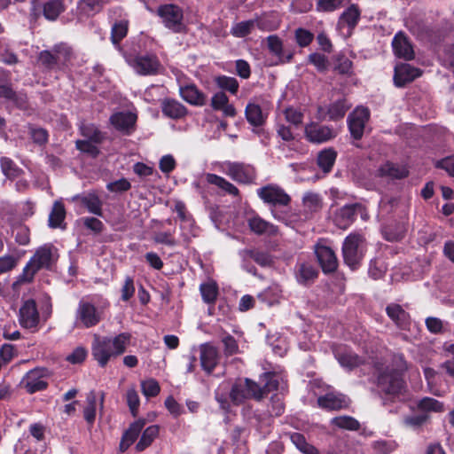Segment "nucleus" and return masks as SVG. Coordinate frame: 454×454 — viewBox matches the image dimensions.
Returning a JSON list of instances; mask_svg holds the SVG:
<instances>
[{
	"label": "nucleus",
	"instance_id": "obj_1",
	"mask_svg": "<svg viewBox=\"0 0 454 454\" xmlns=\"http://www.w3.org/2000/svg\"><path fill=\"white\" fill-rule=\"evenodd\" d=\"M407 368L404 358L401 355L394 356L393 364L385 368L382 364H376L378 373V386L386 395L387 399H405V386L402 372Z\"/></svg>",
	"mask_w": 454,
	"mask_h": 454
},
{
	"label": "nucleus",
	"instance_id": "obj_2",
	"mask_svg": "<svg viewBox=\"0 0 454 454\" xmlns=\"http://www.w3.org/2000/svg\"><path fill=\"white\" fill-rule=\"evenodd\" d=\"M261 380L263 383V387L249 379L237 381L230 392L232 403L240 404L250 398L261 401L268 393L277 389L278 387V380L274 373H263Z\"/></svg>",
	"mask_w": 454,
	"mask_h": 454
},
{
	"label": "nucleus",
	"instance_id": "obj_3",
	"mask_svg": "<svg viewBox=\"0 0 454 454\" xmlns=\"http://www.w3.org/2000/svg\"><path fill=\"white\" fill-rule=\"evenodd\" d=\"M131 335L121 333L114 337H100L95 335L91 353L100 367H105L108 362L122 355L130 343Z\"/></svg>",
	"mask_w": 454,
	"mask_h": 454
},
{
	"label": "nucleus",
	"instance_id": "obj_4",
	"mask_svg": "<svg viewBox=\"0 0 454 454\" xmlns=\"http://www.w3.org/2000/svg\"><path fill=\"white\" fill-rule=\"evenodd\" d=\"M59 258L58 249L51 244L38 247L23 269L20 279L30 282L42 269H51Z\"/></svg>",
	"mask_w": 454,
	"mask_h": 454
},
{
	"label": "nucleus",
	"instance_id": "obj_5",
	"mask_svg": "<svg viewBox=\"0 0 454 454\" xmlns=\"http://www.w3.org/2000/svg\"><path fill=\"white\" fill-rule=\"evenodd\" d=\"M366 252L365 239L358 233L349 234L342 245L344 262L351 269H357Z\"/></svg>",
	"mask_w": 454,
	"mask_h": 454
},
{
	"label": "nucleus",
	"instance_id": "obj_6",
	"mask_svg": "<svg viewBox=\"0 0 454 454\" xmlns=\"http://www.w3.org/2000/svg\"><path fill=\"white\" fill-rule=\"evenodd\" d=\"M218 169L238 183H252L256 176L255 169L252 165L240 162H222L218 164Z\"/></svg>",
	"mask_w": 454,
	"mask_h": 454
},
{
	"label": "nucleus",
	"instance_id": "obj_7",
	"mask_svg": "<svg viewBox=\"0 0 454 454\" xmlns=\"http://www.w3.org/2000/svg\"><path fill=\"white\" fill-rule=\"evenodd\" d=\"M157 14L164 26L173 32L180 33L184 29V13L179 6L172 4H162L159 6Z\"/></svg>",
	"mask_w": 454,
	"mask_h": 454
},
{
	"label": "nucleus",
	"instance_id": "obj_8",
	"mask_svg": "<svg viewBox=\"0 0 454 454\" xmlns=\"http://www.w3.org/2000/svg\"><path fill=\"white\" fill-rule=\"evenodd\" d=\"M102 319V311L86 301H80L74 324L77 327L90 328L97 325Z\"/></svg>",
	"mask_w": 454,
	"mask_h": 454
},
{
	"label": "nucleus",
	"instance_id": "obj_9",
	"mask_svg": "<svg viewBox=\"0 0 454 454\" xmlns=\"http://www.w3.org/2000/svg\"><path fill=\"white\" fill-rule=\"evenodd\" d=\"M129 64L140 75H154L161 69L159 59L153 54L137 55Z\"/></svg>",
	"mask_w": 454,
	"mask_h": 454
},
{
	"label": "nucleus",
	"instance_id": "obj_10",
	"mask_svg": "<svg viewBox=\"0 0 454 454\" xmlns=\"http://www.w3.org/2000/svg\"><path fill=\"white\" fill-rule=\"evenodd\" d=\"M258 197L270 206H287L291 200L290 196L278 185L268 184L257 190Z\"/></svg>",
	"mask_w": 454,
	"mask_h": 454
},
{
	"label": "nucleus",
	"instance_id": "obj_11",
	"mask_svg": "<svg viewBox=\"0 0 454 454\" xmlns=\"http://www.w3.org/2000/svg\"><path fill=\"white\" fill-rule=\"evenodd\" d=\"M370 118V111L364 106H357L348 118V128L351 136L355 139H360L364 131L365 124Z\"/></svg>",
	"mask_w": 454,
	"mask_h": 454
},
{
	"label": "nucleus",
	"instance_id": "obj_12",
	"mask_svg": "<svg viewBox=\"0 0 454 454\" xmlns=\"http://www.w3.org/2000/svg\"><path fill=\"white\" fill-rule=\"evenodd\" d=\"M47 370L43 368H36L29 371L23 378L22 383L24 387L29 394L35 393L46 388Z\"/></svg>",
	"mask_w": 454,
	"mask_h": 454
},
{
	"label": "nucleus",
	"instance_id": "obj_13",
	"mask_svg": "<svg viewBox=\"0 0 454 454\" xmlns=\"http://www.w3.org/2000/svg\"><path fill=\"white\" fill-rule=\"evenodd\" d=\"M19 321L22 327L36 329L40 321L36 303L34 300H27L23 302L19 312Z\"/></svg>",
	"mask_w": 454,
	"mask_h": 454
},
{
	"label": "nucleus",
	"instance_id": "obj_14",
	"mask_svg": "<svg viewBox=\"0 0 454 454\" xmlns=\"http://www.w3.org/2000/svg\"><path fill=\"white\" fill-rule=\"evenodd\" d=\"M105 394H98L96 391L91 390L86 395V400L83 405L82 412L83 418L86 422L92 426L97 414L98 407L102 410L104 407Z\"/></svg>",
	"mask_w": 454,
	"mask_h": 454
},
{
	"label": "nucleus",
	"instance_id": "obj_15",
	"mask_svg": "<svg viewBox=\"0 0 454 454\" xmlns=\"http://www.w3.org/2000/svg\"><path fill=\"white\" fill-rule=\"evenodd\" d=\"M315 254L325 273H330L336 270L338 267V259L331 247L324 244L317 243L315 246Z\"/></svg>",
	"mask_w": 454,
	"mask_h": 454
},
{
	"label": "nucleus",
	"instance_id": "obj_16",
	"mask_svg": "<svg viewBox=\"0 0 454 454\" xmlns=\"http://www.w3.org/2000/svg\"><path fill=\"white\" fill-rule=\"evenodd\" d=\"M422 71L410 64L401 63L395 66L394 74V82L397 87H403L406 83L412 82L419 77Z\"/></svg>",
	"mask_w": 454,
	"mask_h": 454
},
{
	"label": "nucleus",
	"instance_id": "obj_17",
	"mask_svg": "<svg viewBox=\"0 0 454 454\" xmlns=\"http://www.w3.org/2000/svg\"><path fill=\"white\" fill-rule=\"evenodd\" d=\"M270 52L274 56L272 65H278L289 62L293 54L286 52L282 40L278 35H269L266 39Z\"/></svg>",
	"mask_w": 454,
	"mask_h": 454
},
{
	"label": "nucleus",
	"instance_id": "obj_18",
	"mask_svg": "<svg viewBox=\"0 0 454 454\" xmlns=\"http://www.w3.org/2000/svg\"><path fill=\"white\" fill-rule=\"evenodd\" d=\"M110 121L117 130L130 134L134 130L137 115L131 112H118L111 116Z\"/></svg>",
	"mask_w": 454,
	"mask_h": 454
},
{
	"label": "nucleus",
	"instance_id": "obj_19",
	"mask_svg": "<svg viewBox=\"0 0 454 454\" xmlns=\"http://www.w3.org/2000/svg\"><path fill=\"white\" fill-rule=\"evenodd\" d=\"M200 353L202 368L208 373L212 372L219 361L217 348L210 343H204L200 346Z\"/></svg>",
	"mask_w": 454,
	"mask_h": 454
},
{
	"label": "nucleus",
	"instance_id": "obj_20",
	"mask_svg": "<svg viewBox=\"0 0 454 454\" xmlns=\"http://www.w3.org/2000/svg\"><path fill=\"white\" fill-rule=\"evenodd\" d=\"M305 136L312 143H324L333 138L335 133L327 126L310 123L305 127Z\"/></svg>",
	"mask_w": 454,
	"mask_h": 454
},
{
	"label": "nucleus",
	"instance_id": "obj_21",
	"mask_svg": "<svg viewBox=\"0 0 454 454\" xmlns=\"http://www.w3.org/2000/svg\"><path fill=\"white\" fill-rule=\"evenodd\" d=\"M334 356L340 364L348 370H352L363 364V359L347 347L340 346L334 349Z\"/></svg>",
	"mask_w": 454,
	"mask_h": 454
},
{
	"label": "nucleus",
	"instance_id": "obj_22",
	"mask_svg": "<svg viewBox=\"0 0 454 454\" xmlns=\"http://www.w3.org/2000/svg\"><path fill=\"white\" fill-rule=\"evenodd\" d=\"M318 405L327 410H340L349 405V399L340 393H328L317 399Z\"/></svg>",
	"mask_w": 454,
	"mask_h": 454
},
{
	"label": "nucleus",
	"instance_id": "obj_23",
	"mask_svg": "<svg viewBox=\"0 0 454 454\" xmlns=\"http://www.w3.org/2000/svg\"><path fill=\"white\" fill-rule=\"evenodd\" d=\"M181 98L192 106H203L207 102V96L194 84L182 86L179 89Z\"/></svg>",
	"mask_w": 454,
	"mask_h": 454
},
{
	"label": "nucleus",
	"instance_id": "obj_24",
	"mask_svg": "<svg viewBox=\"0 0 454 454\" xmlns=\"http://www.w3.org/2000/svg\"><path fill=\"white\" fill-rule=\"evenodd\" d=\"M210 106L215 111H221L225 117H235L237 111L233 105L230 104L229 98L223 91L215 93L210 101Z\"/></svg>",
	"mask_w": 454,
	"mask_h": 454
},
{
	"label": "nucleus",
	"instance_id": "obj_25",
	"mask_svg": "<svg viewBox=\"0 0 454 454\" xmlns=\"http://www.w3.org/2000/svg\"><path fill=\"white\" fill-rule=\"evenodd\" d=\"M392 47L395 55L398 58H402L406 60H410L414 58L413 48L407 37L402 33H398L395 35L392 41Z\"/></svg>",
	"mask_w": 454,
	"mask_h": 454
},
{
	"label": "nucleus",
	"instance_id": "obj_26",
	"mask_svg": "<svg viewBox=\"0 0 454 454\" xmlns=\"http://www.w3.org/2000/svg\"><path fill=\"white\" fill-rule=\"evenodd\" d=\"M362 210L363 207L360 204L346 205L340 209L335 221L340 228L346 229L354 221L355 215Z\"/></svg>",
	"mask_w": 454,
	"mask_h": 454
},
{
	"label": "nucleus",
	"instance_id": "obj_27",
	"mask_svg": "<svg viewBox=\"0 0 454 454\" xmlns=\"http://www.w3.org/2000/svg\"><path fill=\"white\" fill-rule=\"evenodd\" d=\"M390 319L401 329H405L410 325L409 314L396 303H391L386 308Z\"/></svg>",
	"mask_w": 454,
	"mask_h": 454
},
{
	"label": "nucleus",
	"instance_id": "obj_28",
	"mask_svg": "<svg viewBox=\"0 0 454 454\" xmlns=\"http://www.w3.org/2000/svg\"><path fill=\"white\" fill-rule=\"evenodd\" d=\"M74 201H80L88 211L96 215H102V202L95 192H89L83 195H75L72 198Z\"/></svg>",
	"mask_w": 454,
	"mask_h": 454
},
{
	"label": "nucleus",
	"instance_id": "obj_29",
	"mask_svg": "<svg viewBox=\"0 0 454 454\" xmlns=\"http://www.w3.org/2000/svg\"><path fill=\"white\" fill-rule=\"evenodd\" d=\"M205 179L207 184L216 186L222 192L234 197L239 196V189L225 178L215 174L207 173L205 175Z\"/></svg>",
	"mask_w": 454,
	"mask_h": 454
},
{
	"label": "nucleus",
	"instance_id": "obj_30",
	"mask_svg": "<svg viewBox=\"0 0 454 454\" xmlns=\"http://www.w3.org/2000/svg\"><path fill=\"white\" fill-rule=\"evenodd\" d=\"M144 426L145 422L143 420H137L130 425L129 429L122 435L120 442L119 449L121 452L127 450L128 448L137 440Z\"/></svg>",
	"mask_w": 454,
	"mask_h": 454
},
{
	"label": "nucleus",
	"instance_id": "obj_31",
	"mask_svg": "<svg viewBox=\"0 0 454 454\" xmlns=\"http://www.w3.org/2000/svg\"><path fill=\"white\" fill-rule=\"evenodd\" d=\"M161 109L163 114L171 119H180L187 114L186 107L175 99H165L162 102Z\"/></svg>",
	"mask_w": 454,
	"mask_h": 454
},
{
	"label": "nucleus",
	"instance_id": "obj_32",
	"mask_svg": "<svg viewBox=\"0 0 454 454\" xmlns=\"http://www.w3.org/2000/svg\"><path fill=\"white\" fill-rule=\"evenodd\" d=\"M317 270L315 267L308 262H302L298 264L295 278L298 283L301 285H309L317 278Z\"/></svg>",
	"mask_w": 454,
	"mask_h": 454
},
{
	"label": "nucleus",
	"instance_id": "obj_33",
	"mask_svg": "<svg viewBox=\"0 0 454 454\" xmlns=\"http://www.w3.org/2000/svg\"><path fill=\"white\" fill-rule=\"evenodd\" d=\"M248 225L253 232L259 235H276L278 233V228L275 225L266 222L259 216L251 217L248 220Z\"/></svg>",
	"mask_w": 454,
	"mask_h": 454
},
{
	"label": "nucleus",
	"instance_id": "obj_34",
	"mask_svg": "<svg viewBox=\"0 0 454 454\" xmlns=\"http://www.w3.org/2000/svg\"><path fill=\"white\" fill-rule=\"evenodd\" d=\"M381 176H388L390 178L401 179L406 177L409 171L405 166L386 162L380 166L378 170Z\"/></svg>",
	"mask_w": 454,
	"mask_h": 454
},
{
	"label": "nucleus",
	"instance_id": "obj_35",
	"mask_svg": "<svg viewBox=\"0 0 454 454\" xmlns=\"http://www.w3.org/2000/svg\"><path fill=\"white\" fill-rule=\"evenodd\" d=\"M245 114L247 121L253 126L262 125L266 119V115L263 114L261 106L254 102L247 104Z\"/></svg>",
	"mask_w": 454,
	"mask_h": 454
},
{
	"label": "nucleus",
	"instance_id": "obj_36",
	"mask_svg": "<svg viewBox=\"0 0 454 454\" xmlns=\"http://www.w3.org/2000/svg\"><path fill=\"white\" fill-rule=\"evenodd\" d=\"M258 298L271 306L279 303L283 299V290L278 284H272L259 294Z\"/></svg>",
	"mask_w": 454,
	"mask_h": 454
},
{
	"label": "nucleus",
	"instance_id": "obj_37",
	"mask_svg": "<svg viewBox=\"0 0 454 454\" xmlns=\"http://www.w3.org/2000/svg\"><path fill=\"white\" fill-rule=\"evenodd\" d=\"M160 427L157 425H153L145 429L140 440L136 445L137 451H143L149 447L154 439L159 435Z\"/></svg>",
	"mask_w": 454,
	"mask_h": 454
},
{
	"label": "nucleus",
	"instance_id": "obj_38",
	"mask_svg": "<svg viewBox=\"0 0 454 454\" xmlns=\"http://www.w3.org/2000/svg\"><path fill=\"white\" fill-rule=\"evenodd\" d=\"M109 0H79L78 10L84 15H92L99 12Z\"/></svg>",
	"mask_w": 454,
	"mask_h": 454
},
{
	"label": "nucleus",
	"instance_id": "obj_39",
	"mask_svg": "<svg viewBox=\"0 0 454 454\" xmlns=\"http://www.w3.org/2000/svg\"><path fill=\"white\" fill-rule=\"evenodd\" d=\"M360 17V12L356 6L351 5L346 11L342 12L339 19V26L348 27H355Z\"/></svg>",
	"mask_w": 454,
	"mask_h": 454
},
{
	"label": "nucleus",
	"instance_id": "obj_40",
	"mask_svg": "<svg viewBox=\"0 0 454 454\" xmlns=\"http://www.w3.org/2000/svg\"><path fill=\"white\" fill-rule=\"evenodd\" d=\"M214 81L219 89L226 90L232 95H235L239 90V84L234 77L218 75L215 77Z\"/></svg>",
	"mask_w": 454,
	"mask_h": 454
},
{
	"label": "nucleus",
	"instance_id": "obj_41",
	"mask_svg": "<svg viewBox=\"0 0 454 454\" xmlns=\"http://www.w3.org/2000/svg\"><path fill=\"white\" fill-rule=\"evenodd\" d=\"M66 216V210L64 205L56 201L53 204L52 210L49 215V225L51 228L61 227Z\"/></svg>",
	"mask_w": 454,
	"mask_h": 454
},
{
	"label": "nucleus",
	"instance_id": "obj_42",
	"mask_svg": "<svg viewBox=\"0 0 454 454\" xmlns=\"http://www.w3.org/2000/svg\"><path fill=\"white\" fill-rule=\"evenodd\" d=\"M336 160V153L333 149L324 150L317 156V164L325 173L331 171Z\"/></svg>",
	"mask_w": 454,
	"mask_h": 454
},
{
	"label": "nucleus",
	"instance_id": "obj_43",
	"mask_svg": "<svg viewBox=\"0 0 454 454\" xmlns=\"http://www.w3.org/2000/svg\"><path fill=\"white\" fill-rule=\"evenodd\" d=\"M64 11L61 0H50L43 6V15L47 20H54Z\"/></svg>",
	"mask_w": 454,
	"mask_h": 454
},
{
	"label": "nucleus",
	"instance_id": "obj_44",
	"mask_svg": "<svg viewBox=\"0 0 454 454\" xmlns=\"http://www.w3.org/2000/svg\"><path fill=\"white\" fill-rule=\"evenodd\" d=\"M255 24L256 20H254L238 22L232 26L231 34L235 37H244L254 29Z\"/></svg>",
	"mask_w": 454,
	"mask_h": 454
},
{
	"label": "nucleus",
	"instance_id": "obj_45",
	"mask_svg": "<svg viewBox=\"0 0 454 454\" xmlns=\"http://www.w3.org/2000/svg\"><path fill=\"white\" fill-rule=\"evenodd\" d=\"M290 439L296 448L303 454H317V449L307 442L305 437L300 433H294Z\"/></svg>",
	"mask_w": 454,
	"mask_h": 454
},
{
	"label": "nucleus",
	"instance_id": "obj_46",
	"mask_svg": "<svg viewBox=\"0 0 454 454\" xmlns=\"http://www.w3.org/2000/svg\"><path fill=\"white\" fill-rule=\"evenodd\" d=\"M349 108L345 99L338 100L333 103L328 108V115L331 120H339L344 117Z\"/></svg>",
	"mask_w": 454,
	"mask_h": 454
},
{
	"label": "nucleus",
	"instance_id": "obj_47",
	"mask_svg": "<svg viewBox=\"0 0 454 454\" xmlns=\"http://www.w3.org/2000/svg\"><path fill=\"white\" fill-rule=\"evenodd\" d=\"M332 425L347 430H357L359 428V422L349 416H339L332 419Z\"/></svg>",
	"mask_w": 454,
	"mask_h": 454
},
{
	"label": "nucleus",
	"instance_id": "obj_48",
	"mask_svg": "<svg viewBox=\"0 0 454 454\" xmlns=\"http://www.w3.org/2000/svg\"><path fill=\"white\" fill-rule=\"evenodd\" d=\"M202 299L207 303H212L217 296V286L215 282L209 281L200 285V287Z\"/></svg>",
	"mask_w": 454,
	"mask_h": 454
},
{
	"label": "nucleus",
	"instance_id": "obj_49",
	"mask_svg": "<svg viewBox=\"0 0 454 454\" xmlns=\"http://www.w3.org/2000/svg\"><path fill=\"white\" fill-rule=\"evenodd\" d=\"M304 207L309 212H316L322 207L320 196L314 192H307L302 198Z\"/></svg>",
	"mask_w": 454,
	"mask_h": 454
},
{
	"label": "nucleus",
	"instance_id": "obj_50",
	"mask_svg": "<svg viewBox=\"0 0 454 454\" xmlns=\"http://www.w3.org/2000/svg\"><path fill=\"white\" fill-rule=\"evenodd\" d=\"M418 406L423 411L442 412L444 411L443 403L431 397L421 399Z\"/></svg>",
	"mask_w": 454,
	"mask_h": 454
},
{
	"label": "nucleus",
	"instance_id": "obj_51",
	"mask_svg": "<svg viewBox=\"0 0 454 454\" xmlns=\"http://www.w3.org/2000/svg\"><path fill=\"white\" fill-rule=\"evenodd\" d=\"M128 33V21L121 20L115 23L112 27L111 39L114 44H118Z\"/></svg>",
	"mask_w": 454,
	"mask_h": 454
},
{
	"label": "nucleus",
	"instance_id": "obj_52",
	"mask_svg": "<svg viewBox=\"0 0 454 454\" xmlns=\"http://www.w3.org/2000/svg\"><path fill=\"white\" fill-rule=\"evenodd\" d=\"M1 168L4 176L8 178H15L21 172L20 168H19L16 164L7 157H3L0 160Z\"/></svg>",
	"mask_w": 454,
	"mask_h": 454
},
{
	"label": "nucleus",
	"instance_id": "obj_53",
	"mask_svg": "<svg viewBox=\"0 0 454 454\" xmlns=\"http://www.w3.org/2000/svg\"><path fill=\"white\" fill-rule=\"evenodd\" d=\"M142 393L146 397L156 396L160 390V385L154 379H148L141 382Z\"/></svg>",
	"mask_w": 454,
	"mask_h": 454
},
{
	"label": "nucleus",
	"instance_id": "obj_54",
	"mask_svg": "<svg viewBox=\"0 0 454 454\" xmlns=\"http://www.w3.org/2000/svg\"><path fill=\"white\" fill-rule=\"evenodd\" d=\"M81 133L83 137L97 144L100 143L103 139L101 132L93 124L82 125L81 127Z\"/></svg>",
	"mask_w": 454,
	"mask_h": 454
},
{
	"label": "nucleus",
	"instance_id": "obj_55",
	"mask_svg": "<svg viewBox=\"0 0 454 454\" xmlns=\"http://www.w3.org/2000/svg\"><path fill=\"white\" fill-rule=\"evenodd\" d=\"M126 401L131 413L133 416H136L140 404V400L135 387H131L127 390Z\"/></svg>",
	"mask_w": 454,
	"mask_h": 454
},
{
	"label": "nucleus",
	"instance_id": "obj_56",
	"mask_svg": "<svg viewBox=\"0 0 454 454\" xmlns=\"http://www.w3.org/2000/svg\"><path fill=\"white\" fill-rule=\"evenodd\" d=\"M54 52L59 64L65 65L70 60L73 54L72 50L66 44L57 45L54 48Z\"/></svg>",
	"mask_w": 454,
	"mask_h": 454
},
{
	"label": "nucleus",
	"instance_id": "obj_57",
	"mask_svg": "<svg viewBox=\"0 0 454 454\" xmlns=\"http://www.w3.org/2000/svg\"><path fill=\"white\" fill-rule=\"evenodd\" d=\"M343 0H317V10L318 12H333L339 9Z\"/></svg>",
	"mask_w": 454,
	"mask_h": 454
},
{
	"label": "nucleus",
	"instance_id": "obj_58",
	"mask_svg": "<svg viewBox=\"0 0 454 454\" xmlns=\"http://www.w3.org/2000/svg\"><path fill=\"white\" fill-rule=\"evenodd\" d=\"M251 258L262 267L270 266L273 263V258L270 254L262 251H251Z\"/></svg>",
	"mask_w": 454,
	"mask_h": 454
},
{
	"label": "nucleus",
	"instance_id": "obj_59",
	"mask_svg": "<svg viewBox=\"0 0 454 454\" xmlns=\"http://www.w3.org/2000/svg\"><path fill=\"white\" fill-rule=\"evenodd\" d=\"M91 140H78L76 141V148L82 153H86L92 157H96L99 153L98 148L93 144Z\"/></svg>",
	"mask_w": 454,
	"mask_h": 454
},
{
	"label": "nucleus",
	"instance_id": "obj_60",
	"mask_svg": "<svg viewBox=\"0 0 454 454\" xmlns=\"http://www.w3.org/2000/svg\"><path fill=\"white\" fill-rule=\"evenodd\" d=\"M159 168L164 174H169L176 168V160L171 154L164 155L160 158Z\"/></svg>",
	"mask_w": 454,
	"mask_h": 454
},
{
	"label": "nucleus",
	"instance_id": "obj_61",
	"mask_svg": "<svg viewBox=\"0 0 454 454\" xmlns=\"http://www.w3.org/2000/svg\"><path fill=\"white\" fill-rule=\"evenodd\" d=\"M254 20H256L255 27L263 31H272L278 27V22L270 20L268 16L256 18Z\"/></svg>",
	"mask_w": 454,
	"mask_h": 454
},
{
	"label": "nucleus",
	"instance_id": "obj_62",
	"mask_svg": "<svg viewBox=\"0 0 454 454\" xmlns=\"http://www.w3.org/2000/svg\"><path fill=\"white\" fill-rule=\"evenodd\" d=\"M222 342L223 343L224 352L227 356L234 355L239 350V346L236 340L230 334L223 337Z\"/></svg>",
	"mask_w": 454,
	"mask_h": 454
},
{
	"label": "nucleus",
	"instance_id": "obj_63",
	"mask_svg": "<svg viewBox=\"0 0 454 454\" xmlns=\"http://www.w3.org/2000/svg\"><path fill=\"white\" fill-rule=\"evenodd\" d=\"M295 38L300 46L305 47L311 43L313 35L306 29L298 28L295 31Z\"/></svg>",
	"mask_w": 454,
	"mask_h": 454
},
{
	"label": "nucleus",
	"instance_id": "obj_64",
	"mask_svg": "<svg viewBox=\"0 0 454 454\" xmlns=\"http://www.w3.org/2000/svg\"><path fill=\"white\" fill-rule=\"evenodd\" d=\"M285 117L288 122L295 126L300 125L303 120L302 114L297 109L292 107L286 109Z\"/></svg>",
	"mask_w": 454,
	"mask_h": 454
}]
</instances>
